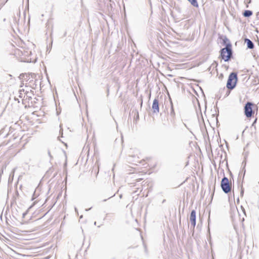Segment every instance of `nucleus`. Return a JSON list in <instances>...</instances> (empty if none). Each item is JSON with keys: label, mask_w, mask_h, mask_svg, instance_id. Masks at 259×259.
I'll list each match as a JSON object with an SVG mask.
<instances>
[{"label": "nucleus", "mask_w": 259, "mask_h": 259, "mask_svg": "<svg viewBox=\"0 0 259 259\" xmlns=\"http://www.w3.org/2000/svg\"><path fill=\"white\" fill-rule=\"evenodd\" d=\"M219 38L222 40V44L225 46L220 50L219 58L228 62L234 58L232 45L226 35H219Z\"/></svg>", "instance_id": "nucleus-1"}, {"label": "nucleus", "mask_w": 259, "mask_h": 259, "mask_svg": "<svg viewBox=\"0 0 259 259\" xmlns=\"http://www.w3.org/2000/svg\"><path fill=\"white\" fill-rule=\"evenodd\" d=\"M238 81L237 72L233 71L231 72L228 76L227 81L226 87L228 90H232L236 87Z\"/></svg>", "instance_id": "nucleus-2"}, {"label": "nucleus", "mask_w": 259, "mask_h": 259, "mask_svg": "<svg viewBox=\"0 0 259 259\" xmlns=\"http://www.w3.org/2000/svg\"><path fill=\"white\" fill-rule=\"evenodd\" d=\"M221 187L222 189V191L225 194H229L231 191V183L229 182L228 178L225 176L221 180Z\"/></svg>", "instance_id": "nucleus-3"}, {"label": "nucleus", "mask_w": 259, "mask_h": 259, "mask_svg": "<svg viewBox=\"0 0 259 259\" xmlns=\"http://www.w3.org/2000/svg\"><path fill=\"white\" fill-rule=\"evenodd\" d=\"M254 104L251 102H247L244 106V115L247 118H250L254 113L253 107Z\"/></svg>", "instance_id": "nucleus-4"}, {"label": "nucleus", "mask_w": 259, "mask_h": 259, "mask_svg": "<svg viewBox=\"0 0 259 259\" xmlns=\"http://www.w3.org/2000/svg\"><path fill=\"white\" fill-rule=\"evenodd\" d=\"M115 4L114 2L109 0L107 3V11L109 15H112L114 14V6Z\"/></svg>", "instance_id": "nucleus-5"}, {"label": "nucleus", "mask_w": 259, "mask_h": 259, "mask_svg": "<svg viewBox=\"0 0 259 259\" xmlns=\"http://www.w3.org/2000/svg\"><path fill=\"white\" fill-rule=\"evenodd\" d=\"M152 110L153 113L157 114L159 112V104L158 98H155L153 101Z\"/></svg>", "instance_id": "nucleus-6"}, {"label": "nucleus", "mask_w": 259, "mask_h": 259, "mask_svg": "<svg viewBox=\"0 0 259 259\" xmlns=\"http://www.w3.org/2000/svg\"><path fill=\"white\" fill-rule=\"evenodd\" d=\"M196 212L195 210L193 209L191 210L190 215V221L191 225L193 227V228H194L196 226Z\"/></svg>", "instance_id": "nucleus-7"}, {"label": "nucleus", "mask_w": 259, "mask_h": 259, "mask_svg": "<svg viewBox=\"0 0 259 259\" xmlns=\"http://www.w3.org/2000/svg\"><path fill=\"white\" fill-rule=\"evenodd\" d=\"M244 42L246 44L247 49H253L254 48V43L250 39L245 38Z\"/></svg>", "instance_id": "nucleus-8"}, {"label": "nucleus", "mask_w": 259, "mask_h": 259, "mask_svg": "<svg viewBox=\"0 0 259 259\" xmlns=\"http://www.w3.org/2000/svg\"><path fill=\"white\" fill-rule=\"evenodd\" d=\"M244 154V160L242 162V164L243 165V168H242V171L243 172V177H244L245 176V166H246V159H247V157L248 156V152H245L244 153H243Z\"/></svg>", "instance_id": "nucleus-9"}, {"label": "nucleus", "mask_w": 259, "mask_h": 259, "mask_svg": "<svg viewBox=\"0 0 259 259\" xmlns=\"http://www.w3.org/2000/svg\"><path fill=\"white\" fill-rule=\"evenodd\" d=\"M169 99L170 103V111L169 115L172 118H174L175 117V110H174V105H173V103L172 102V100L169 96Z\"/></svg>", "instance_id": "nucleus-10"}, {"label": "nucleus", "mask_w": 259, "mask_h": 259, "mask_svg": "<svg viewBox=\"0 0 259 259\" xmlns=\"http://www.w3.org/2000/svg\"><path fill=\"white\" fill-rule=\"evenodd\" d=\"M253 14L252 11L249 10H245L243 11L242 15L244 17L249 18Z\"/></svg>", "instance_id": "nucleus-11"}, {"label": "nucleus", "mask_w": 259, "mask_h": 259, "mask_svg": "<svg viewBox=\"0 0 259 259\" xmlns=\"http://www.w3.org/2000/svg\"><path fill=\"white\" fill-rule=\"evenodd\" d=\"M33 95V92L31 90L29 91H25V95L24 96V98L26 97V99L30 100L32 99V96Z\"/></svg>", "instance_id": "nucleus-12"}, {"label": "nucleus", "mask_w": 259, "mask_h": 259, "mask_svg": "<svg viewBox=\"0 0 259 259\" xmlns=\"http://www.w3.org/2000/svg\"><path fill=\"white\" fill-rule=\"evenodd\" d=\"M192 6L194 7L198 8L199 7L198 3L197 0H187Z\"/></svg>", "instance_id": "nucleus-13"}, {"label": "nucleus", "mask_w": 259, "mask_h": 259, "mask_svg": "<svg viewBox=\"0 0 259 259\" xmlns=\"http://www.w3.org/2000/svg\"><path fill=\"white\" fill-rule=\"evenodd\" d=\"M34 204V203H33L32 205H31L27 208V209L23 213V214H22V218H24L25 217V216L27 215V214L28 213V212L29 211V210L33 207Z\"/></svg>", "instance_id": "nucleus-14"}, {"label": "nucleus", "mask_w": 259, "mask_h": 259, "mask_svg": "<svg viewBox=\"0 0 259 259\" xmlns=\"http://www.w3.org/2000/svg\"><path fill=\"white\" fill-rule=\"evenodd\" d=\"M28 75L27 73H21L20 74L19 78L20 79H24L25 77H28Z\"/></svg>", "instance_id": "nucleus-15"}, {"label": "nucleus", "mask_w": 259, "mask_h": 259, "mask_svg": "<svg viewBox=\"0 0 259 259\" xmlns=\"http://www.w3.org/2000/svg\"><path fill=\"white\" fill-rule=\"evenodd\" d=\"M22 92H24V93L25 92L24 89L20 90L19 91V97L20 98H24Z\"/></svg>", "instance_id": "nucleus-16"}, {"label": "nucleus", "mask_w": 259, "mask_h": 259, "mask_svg": "<svg viewBox=\"0 0 259 259\" xmlns=\"http://www.w3.org/2000/svg\"><path fill=\"white\" fill-rule=\"evenodd\" d=\"M212 65H215V67H217V66L218 65V63L217 61H214L213 63L212 64V65L208 68V71H210V69H211V66Z\"/></svg>", "instance_id": "nucleus-17"}, {"label": "nucleus", "mask_w": 259, "mask_h": 259, "mask_svg": "<svg viewBox=\"0 0 259 259\" xmlns=\"http://www.w3.org/2000/svg\"><path fill=\"white\" fill-rule=\"evenodd\" d=\"M28 77H25L24 80H25L26 81H29V82L30 83L32 81H33V80L32 79L30 80V78L29 77V74H28Z\"/></svg>", "instance_id": "nucleus-18"}, {"label": "nucleus", "mask_w": 259, "mask_h": 259, "mask_svg": "<svg viewBox=\"0 0 259 259\" xmlns=\"http://www.w3.org/2000/svg\"><path fill=\"white\" fill-rule=\"evenodd\" d=\"M134 110L133 111V113H134ZM135 115L136 114V120H138L139 119V113L137 110H135Z\"/></svg>", "instance_id": "nucleus-19"}, {"label": "nucleus", "mask_w": 259, "mask_h": 259, "mask_svg": "<svg viewBox=\"0 0 259 259\" xmlns=\"http://www.w3.org/2000/svg\"><path fill=\"white\" fill-rule=\"evenodd\" d=\"M48 155L49 156V157L50 158V161H51L53 159V157L51 155V152H50V150H48Z\"/></svg>", "instance_id": "nucleus-20"}, {"label": "nucleus", "mask_w": 259, "mask_h": 259, "mask_svg": "<svg viewBox=\"0 0 259 259\" xmlns=\"http://www.w3.org/2000/svg\"><path fill=\"white\" fill-rule=\"evenodd\" d=\"M243 194H244V188H243V186L242 185L241 187V191H240V196L243 197Z\"/></svg>", "instance_id": "nucleus-21"}, {"label": "nucleus", "mask_w": 259, "mask_h": 259, "mask_svg": "<svg viewBox=\"0 0 259 259\" xmlns=\"http://www.w3.org/2000/svg\"><path fill=\"white\" fill-rule=\"evenodd\" d=\"M22 55H24V56H29V55H31V51H29V52H25L24 53H22Z\"/></svg>", "instance_id": "nucleus-22"}, {"label": "nucleus", "mask_w": 259, "mask_h": 259, "mask_svg": "<svg viewBox=\"0 0 259 259\" xmlns=\"http://www.w3.org/2000/svg\"><path fill=\"white\" fill-rule=\"evenodd\" d=\"M60 130L59 131L60 135H61V137H63V128L61 127V125H60Z\"/></svg>", "instance_id": "nucleus-23"}, {"label": "nucleus", "mask_w": 259, "mask_h": 259, "mask_svg": "<svg viewBox=\"0 0 259 259\" xmlns=\"http://www.w3.org/2000/svg\"><path fill=\"white\" fill-rule=\"evenodd\" d=\"M35 191L34 192V193L32 196V198H31V200H33L34 199L36 198V196H35Z\"/></svg>", "instance_id": "nucleus-24"}, {"label": "nucleus", "mask_w": 259, "mask_h": 259, "mask_svg": "<svg viewBox=\"0 0 259 259\" xmlns=\"http://www.w3.org/2000/svg\"><path fill=\"white\" fill-rule=\"evenodd\" d=\"M115 195V193L113 195H112L111 196L109 197L108 199H105L104 200H103V201L105 202V201H106L108 199H110V198H112L113 197V196H114Z\"/></svg>", "instance_id": "nucleus-25"}, {"label": "nucleus", "mask_w": 259, "mask_h": 259, "mask_svg": "<svg viewBox=\"0 0 259 259\" xmlns=\"http://www.w3.org/2000/svg\"><path fill=\"white\" fill-rule=\"evenodd\" d=\"M256 17L257 20L258 21V23H259V12H258L256 13Z\"/></svg>", "instance_id": "nucleus-26"}, {"label": "nucleus", "mask_w": 259, "mask_h": 259, "mask_svg": "<svg viewBox=\"0 0 259 259\" xmlns=\"http://www.w3.org/2000/svg\"><path fill=\"white\" fill-rule=\"evenodd\" d=\"M241 209H242L243 213L245 214V210L244 208L242 206H241Z\"/></svg>", "instance_id": "nucleus-27"}, {"label": "nucleus", "mask_w": 259, "mask_h": 259, "mask_svg": "<svg viewBox=\"0 0 259 259\" xmlns=\"http://www.w3.org/2000/svg\"><path fill=\"white\" fill-rule=\"evenodd\" d=\"M176 9L178 12L181 13V9L180 8L176 7Z\"/></svg>", "instance_id": "nucleus-28"}, {"label": "nucleus", "mask_w": 259, "mask_h": 259, "mask_svg": "<svg viewBox=\"0 0 259 259\" xmlns=\"http://www.w3.org/2000/svg\"><path fill=\"white\" fill-rule=\"evenodd\" d=\"M256 120H257V118H255V120H254V121L253 122L252 124V126H253L254 125V124L256 122Z\"/></svg>", "instance_id": "nucleus-29"}, {"label": "nucleus", "mask_w": 259, "mask_h": 259, "mask_svg": "<svg viewBox=\"0 0 259 259\" xmlns=\"http://www.w3.org/2000/svg\"><path fill=\"white\" fill-rule=\"evenodd\" d=\"M258 82H257V81H256V80H255L253 81V84L254 85L257 84H258Z\"/></svg>", "instance_id": "nucleus-30"}, {"label": "nucleus", "mask_w": 259, "mask_h": 259, "mask_svg": "<svg viewBox=\"0 0 259 259\" xmlns=\"http://www.w3.org/2000/svg\"><path fill=\"white\" fill-rule=\"evenodd\" d=\"M230 93V91H227L225 96H228L229 95Z\"/></svg>", "instance_id": "nucleus-31"}, {"label": "nucleus", "mask_w": 259, "mask_h": 259, "mask_svg": "<svg viewBox=\"0 0 259 259\" xmlns=\"http://www.w3.org/2000/svg\"><path fill=\"white\" fill-rule=\"evenodd\" d=\"M98 169H99V166H98ZM98 172H99V169H98V171L97 172H95L96 177L97 176V175L98 174Z\"/></svg>", "instance_id": "nucleus-32"}, {"label": "nucleus", "mask_w": 259, "mask_h": 259, "mask_svg": "<svg viewBox=\"0 0 259 259\" xmlns=\"http://www.w3.org/2000/svg\"><path fill=\"white\" fill-rule=\"evenodd\" d=\"M66 35H67V32H66V31H65V32L64 33L63 37L66 36Z\"/></svg>", "instance_id": "nucleus-33"}, {"label": "nucleus", "mask_w": 259, "mask_h": 259, "mask_svg": "<svg viewBox=\"0 0 259 259\" xmlns=\"http://www.w3.org/2000/svg\"><path fill=\"white\" fill-rule=\"evenodd\" d=\"M165 201H166V200H165V199H163V200H162V203H165Z\"/></svg>", "instance_id": "nucleus-34"}, {"label": "nucleus", "mask_w": 259, "mask_h": 259, "mask_svg": "<svg viewBox=\"0 0 259 259\" xmlns=\"http://www.w3.org/2000/svg\"><path fill=\"white\" fill-rule=\"evenodd\" d=\"M91 208H92V207L89 208H88V209H85V211H89V210H90Z\"/></svg>", "instance_id": "nucleus-35"}, {"label": "nucleus", "mask_w": 259, "mask_h": 259, "mask_svg": "<svg viewBox=\"0 0 259 259\" xmlns=\"http://www.w3.org/2000/svg\"><path fill=\"white\" fill-rule=\"evenodd\" d=\"M3 173V169L2 168L1 171V174Z\"/></svg>", "instance_id": "nucleus-36"}, {"label": "nucleus", "mask_w": 259, "mask_h": 259, "mask_svg": "<svg viewBox=\"0 0 259 259\" xmlns=\"http://www.w3.org/2000/svg\"><path fill=\"white\" fill-rule=\"evenodd\" d=\"M142 104H143V101H142V100H141V104H141V107H142Z\"/></svg>", "instance_id": "nucleus-37"}, {"label": "nucleus", "mask_w": 259, "mask_h": 259, "mask_svg": "<svg viewBox=\"0 0 259 259\" xmlns=\"http://www.w3.org/2000/svg\"><path fill=\"white\" fill-rule=\"evenodd\" d=\"M58 140H59L60 142H61L62 143H63V142H62V141L61 140V139H59V137H58Z\"/></svg>", "instance_id": "nucleus-38"}, {"label": "nucleus", "mask_w": 259, "mask_h": 259, "mask_svg": "<svg viewBox=\"0 0 259 259\" xmlns=\"http://www.w3.org/2000/svg\"><path fill=\"white\" fill-rule=\"evenodd\" d=\"M217 124L219 122L218 118H216Z\"/></svg>", "instance_id": "nucleus-39"}, {"label": "nucleus", "mask_w": 259, "mask_h": 259, "mask_svg": "<svg viewBox=\"0 0 259 259\" xmlns=\"http://www.w3.org/2000/svg\"><path fill=\"white\" fill-rule=\"evenodd\" d=\"M251 3V0H248V2H247L248 4H250Z\"/></svg>", "instance_id": "nucleus-40"}, {"label": "nucleus", "mask_w": 259, "mask_h": 259, "mask_svg": "<svg viewBox=\"0 0 259 259\" xmlns=\"http://www.w3.org/2000/svg\"><path fill=\"white\" fill-rule=\"evenodd\" d=\"M122 194H120V195H119V197H120V198H122Z\"/></svg>", "instance_id": "nucleus-41"}, {"label": "nucleus", "mask_w": 259, "mask_h": 259, "mask_svg": "<svg viewBox=\"0 0 259 259\" xmlns=\"http://www.w3.org/2000/svg\"><path fill=\"white\" fill-rule=\"evenodd\" d=\"M50 171H51V168H50V169H49V170H48V171H47V172H49Z\"/></svg>", "instance_id": "nucleus-42"}, {"label": "nucleus", "mask_w": 259, "mask_h": 259, "mask_svg": "<svg viewBox=\"0 0 259 259\" xmlns=\"http://www.w3.org/2000/svg\"><path fill=\"white\" fill-rule=\"evenodd\" d=\"M237 202H238L239 201V198H237Z\"/></svg>", "instance_id": "nucleus-43"}, {"label": "nucleus", "mask_w": 259, "mask_h": 259, "mask_svg": "<svg viewBox=\"0 0 259 259\" xmlns=\"http://www.w3.org/2000/svg\"><path fill=\"white\" fill-rule=\"evenodd\" d=\"M82 218V215H81L80 217V219H81Z\"/></svg>", "instance_id": "nucleus-44"}, {"label": "nucleus", "mask_w": 259, "mask_h": 259, "mask_svg": "<svg viewBox=\"0 0 259 259\" xmlns=\"http://www.w3.org/2000/svg\"><path fill=\"white\" fill-rule=\"evenodd\" d=\"M94 225H96V222H94Z\"/></svg>", "instance_id": "nucleus-45"}, {"label": "nucleus", "mask_w": 259, "mask_h": 259, "mask_svg": "<svg viewBox=\"0 0 259 259\" xmlns=\"http://www.w3.org/2000/svg\"><path fill=\"white\" fill-rule=\"evenodd\" d=\"M66 164H67V163L66 162V163L64 164V166H66Z\"/></svg>", "instance_id": "nucleus-46"}, {"label": "nucleus", "mask_w": 259, "mask_h": 259, "mask_svg": "<svg viewBox=\"0 0 259 259\" xmlns=\"http://www.w3.org/2000/svg\"><path fill=\"white\" fill-rule=\"evenodd\" d=\"M37 99L35 100V101H34V102H36V101H37Z\"/></svg>", "instance_id": "nucleus-47"}, {"label": "nucleus", "mask_w": 259, "mask_h": 259, "mask_svg": "<svg viewBox=\"0 0 259 259\" xmlns=\"http://www.w3.org/2000/svg\"><path fill=\"white\" fill-rule=\"evenodd\" d=\"M37 99L35 100V101H34V102H36V101H37Z\"/></svg>", "instance_id": "nucleus-48"}, {"label": "nucleus", "mask_w": 259, "mask_h": 259, "mask_svg": "<svg viewBox=\"0 0 259 259\" xmlns=\"http://www.w3.org/2000/svg\"><path fill=\"white\" fill-rule=\"evenodd\" d=\"M23 84H21V85H20V87H23Z\"/></svg>", "instance_id": "nucleus-49"}, {"label": "nucleus", "mask_w": 259, "mask_h": 259, "mask_svg": "<svg viewBox=\"0 0 259 259\" xmlns=\"http://www.w3.org/2000/svg\"><path fill=\"white\" fill-rule=\"evenodd\" d=\"M222 171H223V174L224 175V169H222Z\"/></svg>", "instance_id": "nucleus-50"}, {"label": "nucleus", "mask_w": 259, "mask_h": 259, "mask_svg": "<svg viewBox=\"0 0 259 259\" xmlns=\"http://www.w3.org/2000/svg\"><path fill=\"white\" fill-rule=\"evenodd\" d=\"M57 174H54V177H55L56 176Z\"/></svg>", "instance_id": "nucleus-51"}, {"label": "nucleus", "mask_w": 259, "mask_h": 259, "mask_svg": "<svg viewBox=\"0 0 259 259\" xmlns=\"http://www.w3.org/2000/svg\"><path fill=\"white\" fill-rule=\"evenodd\" d=\"M25 62H29V61L28 60H27V61H26Z\"/></svg>", "instance_id": "nucleus-52"}, {"label": "nucleus", "mask_w": 259, "mask_h": 259, "mask_svg": "<svg viewBox=\"0 0 259 259\" xmlns=\"http://www.w3.org/2000/svg\"><path fill=\"white\" fill-rule=\"evenodd\" d=\"M258 184H259V181H258Z\"/></svg>", "instance_id": "nucleus-53"}]
</instances>
